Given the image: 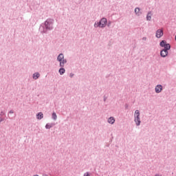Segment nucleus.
<instances>
[{
    "label": "nucleus",
    "mask_w": 176,
    "mask_h": 176,
    "mask_svg": "<svg viewBox=\"0 0 176 176\" xmlns=\"http://www.w3.org/2000/svg\"><path fill=\"white\" fill-rule=\"evenodd\" d=\"M135 122L136 124V126H140L141 124V119L140 118V110H136L135 111Z\"/></svg>",
    "instance_id": "f03ea898"
},
{
    "label": "nucleus",
    "mask_w": 176,
    "mask_h": 176,
    "mask_svg": "<svg viewBox=\"0 0 176 176\" xmlns=\"http://www.w3.org/2000/svg\"><path fill=\"white\" fill-rule=\"evenodd\" d=\"M59 74H60V75H63V74H65V68H60L59 69Z\"/></svg>",
    "instance_id": "9b49d317"
},
{
    "label": "nucleus",
    "mask_w": 176,
    "mask_h": 176,
    "mask_svg": "<svg viewBox=\"0 0 176 176\" xmlns=\"http://www.w3.org/2000/svg\"><path fill=\"white\" fill-rule=\"evenodd\" d=\"M152 13L151 12H148L146 16V19L148 21H151V19H152Z\"/></svg>",
    "instance_id": "9d476101"
},
{
    "label": "nucleus",
    "mask_w": 176,
    "mask_h": 176,
    "mask_svg": "<svg viewBox=\"0 0 176 176\" xmlns=\"http://www.w3.org/2000/svg\"><path fill=\"white\" fill-rule=\"evenodd\" d=\"M164 47V50H166L168 52V50H170V49H171V45H170V44H166Z\"/></svg>",
    "instance_id": "1a4fd4ad"
},
{
    "label": "nucleus",
    "mask_w": 176,
    "mask_h": 176,
    "mask_svg": "<svg viewBox=\"0 0 176 176\" xmlns=\"http://www.w3.org/2000/svg\"><path fill=\"white\" fill-rule=\"evenodd\" d=\"M36 118L38 120L43 119V113L42 112L38 113L36 115Z\"/></svg>",
    "instance_id": "6e6552de"
},
{
    "label": "nucleus",
    "mask_w": 176,
    "mask_h": 176,
    "mask_svg": "<svg viewBox=\"0 0 176 176\" xmlns=\"http://www.w3.org/2000/svg\"><path fill=\"white\" fill-rule=\"evenodd\" d=\"M167 45V43L166 42V41H162L161 43H160V46L162 47H164L165 45Z\"/></svg>",
    "instance_id": "ddd939ff"
},
{
    "label": "nucleus",
    "mask_w": 176,
    "mask_h": 176,
    "mask_svg": "<svg viewBox=\"0 0 176 176\" xmlns=\"http://www.w3.org/2000/svg\"><path fill=\"white\" fill-rule=\"evenodd\" d=\"M10 113H13V111H10Z\"/></svg>",
    "instance_id": "4be33fe9"
},
{
    "label": "nucleus",
    "mask_w": 176,
    "mask_h": 176,
    "mask_svg": "<svg viewBox=\"0 0 176 176\" xmlns=\"http://www.w3.org/2000/svg\"><path fill=\"white\" fill-rule=\"evenodd\" d=\"M108 123H110V124H113V123H115V118H113V117H110L108 119Z\"/></svg>",
    "instance_id": "0eeeda50"
},
{
    "label": "nucleus",
    "mask_w": 176,
    "mask_h": 176,
    "mask_svg": "<svg viewBox=\"0 0 176 176\" xmlns=\"http://www.w3.org/2000/svg\"><path fill=\"white\" fill-rule=\"evenodd\" d=\"M162 35H163V30L162 29L157 30L155 34L156 38H162Z\"/></svg>",
    "instance_id": "20e7f679"
},
{
    "label": "nucleus",
    "mask_w": 176,
    "mask_h": 176,
    "mask_svg": "<svg viewBox=\"0 0 176 176\" xmlns=\"http://www.w3.org/2000/svg\"><path fill=\"white\" fill-rule=\"evenodd\" d=\"M39 76H40L39 73H35L33 74V79L36 80L38 79V78H39Z\"/></svg>",
    "instance_id": "f8f14e48"
},
{
    "label": "nucleus",
    "mask_w": 176,
    "mask_h": 176,
    "mask_svg": "<svg viewBox=\"0 0 176 176\" xmlns=\"http://www.w3.org/2000/svg\"><path fill=\"white\" fill-rule=\"evenodd\" d=\"M52 118L54 119V120H56L57 119V115L56 114V113H52Z\"/></svg>",
    "instance_id": "4468645a"
},
{
    "label": "nucleus",
    "mask_w": 176,
    "mask_h": 176,
    "mask_svg": "<svg viewBox=\"0 0 176 176\" xmlns=\"http://www.w3.org/2000/svg\"><path fill=\"white\" fill-rule=\"evenodd\" d=\"M52 127H53V125H52V124H47L45 125V129H52Z\"/></svg>",
    "instance_id": "2eb2a0df"
},
{
    "label": "nucleus",
    "mask_w": 176,
    "mask_h": 176,
    "mask_svg": "<svg viewBox=\"0 0 176 176\" xmlns=\"http://www.w3.org/2000/svg\"><path fill=\"white\" fill-rule=\"evenodd\" d=\"M107 25L109 27V25H111V22H109Z\"/></svg>",
    "instance_id": "a211bd4d"
},
{
    "label": "nucleus",
    "mask_w": 176,
    "mask_h": 176,
    "mask_svg": "<svg viewBox=\"0 0 176 176\" xmlns=\"http://www.w3.org/2000/svg\"><path fill=\"white\" fill-rule=\"evenodd\" d=\"M107 19L102 18L100 22H96L94 24V27L97 28V27H100V28H104L107 26Z\"/></svg>",
    "instance_id": "f257e3e1"
},
{
    "label": "nucleus",
    "mask_w": 176,
    "mask_h": 176,
    "mask_svg": "<svg viewBox=\"0 0 176 176\" xmlns=\"http://www.w3.org/2000/svg\"><path fill=\"white\" fill-rule=\"evenodd\" d=\"M143 41H146V37L143 38Z\"/></svg>",
    "instance_id": "aec40b11"
},
{
    "label": "nucleus",
    "mask_w": 176,
    "mask_h": 176,
    "mask_svg": "<svg viewBox=\"0 0 176 176\" xmlns=\"http://www.w3.org/2000/svg\"><path fill=\"white\" fill-rule=\"evenodd\" d=\"M135 13H136V14H138V13H140V8H136L135 9Z\"/></svg>",
    "instance_id": "dca6fc26"
},
{
    "label": "nucleus",
    "mask_w": 176,
    "mask_h": 176,
    "mask_svg": "<svg viewBox=\"0 0 176 176\" xmlns=\"http://www.w3.org/2000/svg\"><path fill=\"white\" fill-rule=\"evenodd\" d=\"M45 27H46V28H49V22H48V21H45Z\"/></svg>",
    "instance_id": "f3484780"
},
{
    "label": "nucleus",
    "mask_w": 176,
    "mask_h": 176,
    "mask_svg": "<svg viewBox=\"0 0 176 176\" xmlns=\"http://www.w3.org/2000/svg\"><path fill=\"white\" fill-rule=\"evenodd\" d=\"M57 60L60 63V67H64V65L67 63V60L64 59V54H63L58 55Z\"/></svg>",
    "instance_id": "7ed1b4c3"
},
{
    "label": "nucleus",
    "mask_w": 176,
    "mask_h": 176,
    "mask_svg": "<svg viewBox=\"0 0 176 176\" xmlns=\"http://www.w3.org/2000/svg\"><path fill=\"white\" fill-rule=\"evenodd\" d=\"M70 76H71V78H72V76H74V74H70Z\"/></svg>",
    "instance_id": "412c9836"
},
{
    "label": "nucleus",
    "mask_w": 176,
    "mask_h": 176,
    "mask_svg": "<svg viewBox=\"0 0 176 176\" xmlns=\"http://www.w3.org/2000/svg\"><path fill=\"white\" fill-rule=\"evenodd\" d=\"M163 90V87L161 85H158L155 87V92L160 93Z\"/></svg>",
    "instance_id": "39448f33"
},
{
    "label": "nucleus",
    "mask_w": 176,
    "mask_h": 176,
    "mask_svg": "<svg viewBox=\"0 0 176 176\" xmlns=\"http://www.w3.org/2000/svg\"><path fill=\"white\" fill-rule=\"evenodd\" d=\"M155 176H162V175L156 174Z\"/></svg>",
    "instance_id": "6ab92c4d"
},
{
    "label": "nucleus",
    "mask_w": 176,
    "mask_h": 176,
    "mask_svg": "<svg viewBox=\"0 0 176 176\" xmlns=\"http://www.w3.org/2000/svg\"><path fill=\"white\" fill-rule=\"evenodd\" d=\"M160 54L162 57H166L168 54V51L166 50H162L160 52Z\"/></svg>",
    "instance_id": "423d86ee"
}]
</instances>
